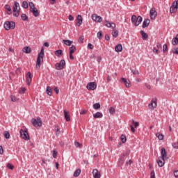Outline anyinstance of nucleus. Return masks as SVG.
I'll return each instance as SVG.
<instances>
[{
	"instance_id": "obj_1",
	"label": "nucleus",
	"mask_w": 178,
	"mask_h": 178,
	"mask_svg": "<svg viewBox=\"0 0 178 178\" xmlns=\"http://www.w3.org/2000/svg\"><path fill=\"white\" fill-rule=\"evenodd\" d=\"M161 156H159V159L156 160V163H158L159 168H163V166H165V161H168V159H169V157H168V153L166 152V149H165V147H163L161 149Z\"/></svg>"
},
{
	"instance_id": "obj_2",
	"label": "nucleus",
	"mask_w": 178,
	"mask_h": 178,
	"mask_svg": "<svg viewBox=\"0 0 178 178\" xmlns=\"http://www.w3.org/2000/svg\"><path fill=\"white\" fill-rule=\"evenodd\" d=\"M41 62H44V47H42L40 49V52L38 54V58L36 60V70H38L40 67H41Z\"/></svg>"
},
{
	"instance_id": "obj_3",
	"label": "nucleus",
	"mask_w": 178,
	"mask_h": 178,
	"mask_svg": "<svg viewBox=\"0 0 178 178\" xmlns=\"http://www.w3.org/2000/svg\"><path fill=\"white\" fill-rule=\"evenodd\" d=\"M131 21L135 27H138V26H140L143 22V17L140 15L137 17L136 15H133L131 16Z\"/></svg>"
},
{
	"instance_id": "obj_4",
	"label": "nucleus",
	"mask_w": 178,
	"mask_h": 178,
	"mask_svg": "<svg viewBox=\"0 0 178 178\" xmlns=\"http://www.w3.org/2000/svg\"><path fill=\"white\" fill-rule=\"evenodd\" d=\"M19 136L23 138V140H25L26 141H29V140H30V136L29 135L27 128L24 129H21L19 131Z\"/></svg>"
},
{
	"instance_id": "obj_5",
	"label": "nucleus",
	"mask_w": 178,
	"mask_h": 178,
	"mask_svg": "<svg viewBox=\"0 0 178 178\" xmlns=\"http://www.w3.org/2000/svg\"><path fill=\"white\" fill-rule=\"evenodd\" d=\"M16 27V24L13 21H7L4 23V29L7 31L9 30H15V28Z\"/></svg>"
},
{
	"instance_id": "obj_6",
	"label": "nucleus",
	"mask_w": 178,
	"mask_h": 178,
	"mask_svg": "<svg viewBox=\"0 0 178 178\" xmlns=\"http://www.w3.org/2000/svg\"><path fill=\"white\" fill-rule=\"evenodd\" d=\"M31 122L34 127H41L42 126V121H41L40 117L37 118V119L32 118Z\"/></svg>"
},
{
	"instance_id": "obj_7",
	"label": "nucleus",
	"mask_w": 178,
	"mask_h": 178,
	"mask_svg": "<svg viewBox=\"0 0 178 178\" xmlns=\"http://www.w3.org/2000/svg\"><path fill=\"white\" fill-rule=\"evenodd\" d=\"M65 65H66V61L65 60H61L59 63H56L55 67L56 70H62L65 69Z\"/></svg>"
},
{
	"instance_id": "obj_8",
	"label": "nucleus",
	"mask_w": 178,
	"mask_h": 178,
	"mask_svg": "<svg viewBox=\"0 0 178 178\" xmlns=\"http://www.w3.org/2000/svg\"><path fill=\"white\" fill-rule=\"evenodd\" d=\"M87 90L89 91H94V90L97 89V83L95 82H90L86 86Z\"/></svg>"
},
{
	"instance_id": "obj_9",
	"label": "nucleus",
	"mask_w": 178,
	"mask_h": 178,
	"mask_svg": "<svg viewBox=\"0 0 178 178\" xmlns=\"http://www.w3.org/2000/svg\"><path fill=\"white\" fill-rule=\"evenodd\" d=\"M157 15H158V13H156V10H155V8H151L149 12L150 19L152 20H155V19H156Z\"/></svg>"
},
{
	"instance_id": "obj_10",
	"label": "nucleus",
	"mask_w": 178,
	"mask_h": 178,
	"mask_svg": "<svg viewBox=\"0 0 178 178\" xmlns=\"http://www.w3.org/2000/svg\"><path fill=\"white\" fill-rule=\"evenodd\" d=\"M92 19L97 23H101L102 22V17L93 14L92 15Z\"/></svg>"
},
{
	"instance_id": "obj_11",
	"label": "nucleus",
	"mask_w": 178,
	"mask_h": 178,
	"mask_svg": "<svg viewBox=\"0 0 178 178\" xmlns=\"http://www.w3.org/2000/svg\"><path fill=\"white\" fill-rule=\"evenodd\" d=\"M121 81H122L124 83L125 87L127 88H130L131 87V84L130 83V81L127 80L126 78H121Z\"/></svg>"
},
{
	"instance_id": "obj_12",
	"label": "nucleus",
	"mask_w": 178,
	"mask_h": 178,
	"mask_svg": "<svg viewBox=\"0 0 178 178\" xmlns=\"http://www.w3.org/2000/svg\"><path fill=\"white\" fill-rule=\"evenodd\" d=\"M76 20L77 26L80 27L83 24V17H81V15H78Z\"/></svg>"
},
{
	"instance_id": "obj_13",
	"label": "nucleus",
	"mask_w": 178,
	"mask_h": 178,
	"mask_svg": "<svg viewBox=\"0 0 178 178\" xmlns=\"http://www.w3.org/2000/svg\"><path fill=\"white\" fill-rule=\"evenodd\" d=\"M30 12L31 13H33V16H35V17H38V16L40 15V12L35 7L33 8L32 10H30Z\"/></svg>"
},
{
	"instance_id": "obj_14",
	"label": "nucleus",
	"mask_w": 178,
	"mask_h": 178,
	"mask_svg": "<svg viewBox=\"0 0 178 178\" xmlns=\"http://www.w3.org/2000/svg\"><path fill=\"white\" fill-rule=\"evenodd\" d=\"M13 10L14 13H16V12H17V10H20V5L19 4V3H17V1H15L14 3Z\"/></svg>"
},
{
	"instance_id": "obj_15",
	"label": "nucleus",
	"mask_w": 178,
	"mask_h": 178,
	"mask_svg": "<svg viewBox=\"0 0 178 178\" xmlns=\"http://www.w3.org/2000/svg\"><path fill=\"white\" fill-rule=\"evenodd\" d=\"M93 118L95 119H102V118H104V114L99 111H97L96 113L93 114Z\"/></svg>"
},
{
	"instance_id": "obj_16",
	"label": "nucleus",
	"mask_w": 178,
	"mask_h": 178,
	"mask_svg": "<svg viewBox=\"0 0 178 178\" xmlns=\"http://www.w3.org/2000/svg\"><path fill=\"white\" fill-rule=\"evenodd\" d=\"M92 175H93L94 178H101V174L99 172H98L97 169H94L92 170Z\"/></svg>"
},
{
	"instance_id": "obj_17",
	"label": "nucleus",
	"mask_w": 178,
	"mask_h": 178,
	"mask_svg": "<svg viewBox=\"0 0 178 178\" xmlns=\"http://www.w3.org/2000/svg\"><path fill=\"white\" fill-rule=\"evenodd\" d=\"M115 52H122L123 51V46L121 44H118L115 47Z\"/></svg>"
},
{
	"instance_id": "obj_18",
	"label": "nucleus",
	"mask_w": 178,
	"mask_h": 178,
	"mask_svg": "<svg viewBox=\"0 0 178 178\" xmlns=\"http://www.w3.org/2000/svg\"><path fill=\"white\" fill-rule=\"evenodd\" d=\"M149 23H150L149 19H145L142 24L143 29H145L146 27H148V26H149Z\"/></svg>"
},
{
	"instance_id": "obj_19",
	"label": "nucleus",
	"mask_w": 178,
	"mask_h": 178,
	"mask_svg": "<svg viewBox=\"0 0 178 178\" xmlns=\"http://www.w3.org/2000/svg\"><path fill=\"white\" fill-rule=\"evenodd\" d=\"M64 118L66 122H70V115L69 114V112L66 111V110H64Z\"/></svg>"
},
{
	"instance_id": "obj_20",
	"label": "nucleus",
	"mask_w": 178,
	"mask_h": 178,
	"mask_svg": "<svg viewBox=\"0 0 178 178\" xmlns=\"http://www.w3.org/2000/svg\"><path fill=\"white\" fill-rule=\"evenodd\" d=\"M170 13H176L177 12V8L175 6V2L172 3L171 7L170 8Z\"/></svg>"
},
{
	"instance_id": "obj_21",
	"label": "nucleus",
	"mask_w": 178,
	"mask_h": 178,
	"mask_svg": "<svg viewBox=\"0 0 178 178\" xmlns=\"http://www.w3.org/2000/svg\"><path fill=\"white\" fill-rule=\"evenodd\" d=\"M22 51L25 54H30L31 52V47H30L29 46H26V47L23 48Z\"/></svg>"
},
{
	"instance_id": "obj_22",
	"label": "nucleus",
	"mask_w": 178,
	"mask_h": 178,
	"mask_svg": "<svg viewBox=\"0 0 178 178\" xmlns=\"http://www.w3.org/2000/svg\"><path fill=\"white\" fill-rule=\"evenodd\" d=\"M63 44H65V45H67V47H70V45L73 44V41L70 40H63Z\"/></svg>"
},
{
	"instance_id": "obj_23",
	"label": "nucleus",
	"mask_w": 178,
	"mask_h": 178,
	"mask_svg": "<svg viewBox=\"0 0 178 178\" xmlns=\"http://www.w3.org/2000/svg\"><path fill=\"white\" fill-rule=\"evenodd\" d=\"M172 45H177L178 44V34L175 38H172Z\"/></svg>"
},
{
	"instance_id": "obj_24",
	"label": "nucleus",
	"mask_w": 178,
	"mask_h": 178,
	"mask_svg": "<svg viewBox=\"0 0 178 178\" xmlns=\"http://www.w3.org/2000/svg\"><path fill=\"white\" fill-rule=\"evenodd\" d=\"M62 54H63L62 49H58L54 51V54L56 55V56H58V58H60Z\"/></svg>"
},
{
	"instance_id": "obj_25",
	"label": "nucleus",
	"mask_w": 178,
	"mask_h": 178,
	"mask_svg": "<svg viewBox=\"0 0 178 178\" xmlns=\"http://www.w3.org/2000/svg\"><path fill=\"white\" fill-rule=\"evenodd\" d=\"M140 34L142 35L143 40H147L148 38V34L145 33L144 31H140Z\"/></svg>"
},
{
	"instance_id": "obj_26",
	"label": "nucleus",
	"mask_w": 178,
	"mask_h": 178,
	"mask_svg": "<svg viewBox=\"0 0 178 178\" xmlns=\"http://www.w3.org/2000/svg\"><path fill=\"white\" fill-rule=\"evenodd\" d=\"M46 92L47 95H52V88L50 86H47L46 89Z\"/></svg>"
},
{
	"instance_id": "obj_27",
	"label": "nucleus",
	"mask_w": 178,
	"mask_h": 178,
	"mask_svg": "<svg viewBox=\"0 0 178 178\" xmlns=\"http://www.w3.org/2000/svg\"><path fill=\"white\" fill-rule=\"evenodd\" d=\"M80 173H81V170L76 169L74 172V177H79V176H80Z\"/></svg>"
},
{
	"instance_id": "obj_28",
	"label": "nucleus",
	"mask_w": 178,
	"mask_h": 178,
	"mask_svg": "<svg viewBox=\"0 0 178 178\" xmlns=\"http://www.w3.org/2000/svg\"><path fill=\"white\" fill-rule=\"evenodd\" d=\"M112 35L114 37V38H118V35H119V31L116 29H113Z\"/></svg>"
},
{
	"instance_id": "obj_29",
	"label": "nucleus",
	"mask_w": 178,
	"mask_h": 178,
	"mask_svg": "<svg viewBox=\"0 0 178 178\" xmlns=\"http://www.w3.org/2000/svg\"><path fill=\"white\" fill-rule=\"evenodd\" d=\"M69 51L70 54H73L75 51H77V49L76 48V46L72 45V47L69 48Z\"/></svg>"
},
{
	"instance_id": "obj_30",
	"label": "nucleus",
	"mask_w": 178,
	"mask_h": 178,
	"mask_svg": "<svg viewBox=\"0 0 178 178\" xmlns=\"http://www.w3.org/2000/svg\"><path fill=\"white\" fill-rule=\"evenodd\" d=\"M21 19L22 20H23L24 22H29V17L27 16V15L26 14H22L21 15Z\"/></svg>"
},
{
	"instance_id": "obj_31",
	"label": "nucleus",
	"mask_w": 178,
	"mask_h": 178,
	"mask_svg": "<svg viewBox=\"0 0 178 178\" xmlns=\"http://www.w3.org/2000/svg\"><path fill=\"white\" fill-rule=\"evenodd\" d=\"M118 162L120 165H123V163H124V156H120L118 159Z\"/></svg>"
},
{
	"instance_id": "obj_32",
	"label": "nucleus",
	"mask_w": 178,
	"mask_h": 178,
	"mask_svg": "<svg viewBox=\"0 0 178 178\" xmlns=\"http://www.w3.org/2000/svg\"><path fill=\"white\" fill-rule=\"evenodd\" d=\"M5 9H6V10H8V15H10V14L12 13V8H10V6L6 4V5L5 6Z\"/></svg>"
},
{
	"instance_id": "obj_33",
	"label": "nucleus",
	"mask_w": 178,
	"mask_h": 178,
	"mask_svg": "<svg viewBox=\"0 0 178 178\" xmlns=\"http://www.w3.org/2000/svg\"><path fill=\"white\" fill-rule=\"evenodd\" d=\"M120 140L122 143V144H124L126 141H127V138H126V136L124 135H121L120 136Z\"/></svg>"
},
{
	"instance_id": "obj_34",
	"label": "nucleus",
	"mask_w": 178,
	"mask_h": 178,
	"mask_svg": "<svg viewBox=\"0 0 178 178\" xmlns=\"http://www.w3.org/2000/svg\"><path fill=\"white\" fill-rule=\"evenodd\" d=\"M3 136L6 140H9V138H10V134H9V131H4Z\"/></svg>"
},
{
	"instance_id": "obj_35",
	"label": "nucleus",
	"mask_w": 178,
	"mask_h": 178,
	"mask_svg": "<svg viewBox=\"0 0 178 178\" xmlns=\"http://www.w3.org/2000/svg\"><path fill=\"white\" fill-rule=\"evenodd\" d=\"M74 145L76 148H83V144H81L80 143L77 142L76 140L74 141Z\"/></svg>"
},
{
	"instance_id": "obj_36",
	"label": "nucleus",
	"mask_w": 178,
	"mask_h": 178,
	"mask_svg": "<svg viewBox=\"0 0 178 178\" xmlns=\"http://www.w3.org/2000/svg\"><path fill=\"white\" fill-rule=\"evenodd\" d=\"M101 108V104L99 103H95L93 104V108H95L96 111H98Z\"/></svg>"
},
{
	"instance_id": "obj_37",
	"label": "nucleus",
	"mask_w": 178,
	"mask_h": 178,
	"mask_svg": "<svg viewBox=\"0 0 178 178\" xmlns=\"http://www.w3.org/2000/svg\"><path fill=\"white\" fill-rule=\"evenodd\" d=\"M22 8H24V9L29 8V3H27V1H24L22 2Z\"/></svg>"
},
{
	"instance_id": "obj_38",
	"label": "nucleus",
	"mask_w": 178,
	"mask_h": 178,
	"mask_svg": "<svg viewBox=\"0 0 178 178\" xmlns=\"http://www.w3.org/2000/svg\"><path fill=\"white\" fill-rule=\"evenodd\" d=\"M151 103L154 104V106H157L158 99H156V98L152 99Z\"/></svg>"
},
{
	"instance_id": "obj_39",
	"label": "nucleus",
	"mask_w": 178,
	"mask_h": 178,
	"mask_svg": "<svg viewBox=\"0 0 178 178\" xmlns=\"http://www.w3.org/2000/svg\"><path fill=\"white\" fill-rule=\"evenodd\" d=\"M156 136L159 138V140H163V134L161 133H157Z\"/></svg>"
},
{
	"instance_id": "obj_40",
	"label": "nucleus",
	"mask_w": 178,
	"mask_h": 178,
	"mask_svg": "<svg viewBox=\"0 0 178 178\" xmlns=\"http://www.w3.org/2000/svg\"><path fill=\"white\" fill-rule=\"evenodd\" d=\"M55 131H56V136L58 137L59 134H60V130L58 127V126L55 128Z\"/></svg>"
},
{
	"instance_id": "obj_41",
	"label": "nucleus",
	"mask_w": 178,
	"mask_h": 178,
	"mask_svg": "<svg viewBox=\"0 0 178 178\" xmlns=\"http://www.w3.org/2000/svg\"><path fill=\"white\" fill-rule=\"evenodd\" d=\"M97 37L99 40H102V37H103V35H102V31H99L97 34Z\"/></svg>"
},
{
	"instance_id": "obj_42",
	"label": "nucleus",
	"mask_w": 178,
	"mask_h": 178,
	"mask_svg": "<svg viewBox=\"0 0 178 178\" xmlns=\"http://www.w3.org/2000/svg\"><path fill=\"white\" fill-rule=\"evenodd\" d=\"M7 168H8V169H10V170H13V169H15V166H13L12 165V163H8L7 164Z\"/></svg>"
},
{
	"instance_id": "obj_43",
	"label": "nucleus",
	"mask_w": 178,
	"mask_h": 178,
	"mask_svg": "<svg viewBox=\"0 0 178 178\" xmlns=\"http://www.w3.org/2000/svg\"><path fill=\"white\" fill-rule=\"evenodd\" d=\"M111 23L109 22V21L106 20L104 22V26H106V27H108L109 29H111Z\"/></svg>"
},
{
	"instance_id": "obj_44",
	"label": "nucleus",
	"mask_w": 178,
	"mask_h": 178,
	"mask_svg": "<svg viewBox=\"0 0 178 178\" xmlns=\"http://www.w3.org/2000/svg\"><path fill=\"white\" fill-rule=\"evenodd\" d=\"M19 94H24L26 92V88H21L19 90Z\"/></svg>"
},
{
	"instance_id": "obj_45",
	"label": "nucleus",
	"mask_w": 178,
	"mask_h": 178,
	"mask_svg": "<svg viewBox=\"0 0 178 178\" xmlns=\"http://www.w3.org/2000/svg\"><path fill=\"white\" fill-rule=\"evenodd\" d=\"M149 109H155V108H156V106H155V104H154L153 103H151L149 104Z\"/></svg>"
},
{
	"instance_id": "obj_46",
	"label": "nucleus",
	"mask_w": 178,
	"mask_h": 178,
	"mask_svg": "<svg viewBox=\"0 0 178 178\" xmlns=\"http://www.w3.org/2000/svg\"><path fill=\"white\" fill-rule=\"evenodd\" d=\"M128 155H130V149H128L126 151V152L122 154V156H128Z\"/></svg>"
},
{
	"instance_id": "obj_47",
	"label": "nucleus",
	"mask_w": 178,
	"mask_h": 178,
	"mask_svg": "<svg viewBox=\"0 0 178 178\" xmlns=\"http://www.w3.org/2000/svg\"><path fill=\"white\" fill-rule=\"evenodd\" d=\"M163 52H168V44H165L163 46Z\"/></svg>"
},
{
	"instance_id": "obj_48",
	"label": "nucleus",
	"mask_w": 178,
	"mask_h": 178,
	"mask_svg": "<svg viewBox=\"0 0 178 178\" xmlns=\"http://www.w3.org/2000/svg\"><path fill=\"white\" fill-rule=\"evenodd\" d=\"M57 155H58V151H56V149H54V150H53V158H56Z\"/></svg>"
},
{
	"instance_id": "obj_49",
	"label": "nucleus",
	"mask_w": 178,
	"mask_h": 178,
	"mask_svg": "<svg viewBox=\"0 0 178 178\" xmlns=\"http://www.w3.org/2000/svg\"><path fill=\"white\" fill-rule=\"evenodd\" d=\"M132 123L134 124V127L137 128L140 126V123L138 122H134V120H132Z\"/></svg>"
},
{
	"instance_id": "obj_50",
	"label": "nucleus",
	"mask_w": 178,
	"mask_h": 178,
	"mask_svg": "<svg viewBox=\"0 0 178 178\" xmlns=\"http://www.w3.org/2000/svg\"><path fill=\"white\" fill-rule=\"evenodd\" d=\"M29 7H30V10H31L33 8H35V6H34V3H33V2H29Z\"/></svg>"
},
{
	"instance_id": "obj_51",
	"label": "nucleus",
	"mask_w": 178,
	"mask_h": 178,
	"mask_svg": "<svg viewBox=\"0 0 178 178\" xmlns=\"http://www.w3.org/2000/svg\"><path fill=\"white\" fill-rule=\"evenodd\" d=\"M19 13H20V10H18L17 11L13 13V16H15V17H19Z\"/></svg>"
},
{
	"instance_id": "obj_52",
	"label": "nucleus",
	"mask_w": 178,
	"mask_h": 178,
	"mask_svg": "<svg viewBox=\"0 0 178 178\" xmlns=\"http://www.w3.org/2000/svg\"><path fill=\"white\" fill-rule=\"evenodd\" d=\"M172 53L175 55H178V47H175L172 49Z\"/></svg>"
},
{
	"instance_id": "obj_53",
	"label": "nucleus",
	"mask_w": 178,
	"mask_h": 178,
	"mask_svg": "<svg viewBox=\"0 0 178 178\" xmlns=\"http://www.w3.org/2000/svg\"><path fill=\"white\" fill-rule=\"evenodd\" d=\"M109 112L111 115H113V113H115V108L113 107H110L109 108Z\"/></svg>"
},
{
	"instance_id": "obj_54",
	"label": "nucleus",
	"mask_w": 178,
	"mask_h": 178,
	"mask_svg": "<svg viewBox=\"0 0 178 178\" xmlns=\"http://www.w3.org/2000/svg\"><path fill=\"white\" fill-rule=\"evenodd\" d=\"M150 178H156L155 177V171L154 170H152L151 173H150Z\"/></svg>"
},
{
	"instance_id": "obj_55",
	"label": "nucleus",
	"mask_w": 178,
	"mask_h": 178,
	"mask_svg": "<svg viewBox=\"0 0 178 178\" xmlns=\"http://www.w3.org/2000/svg\"><path fill=\"white\" fill-rule=\"evenodd\" d=\"M79 42H82V44L84 42V36L83 35H81V36L79 37Z\"/></svg>"
},
{
	"instance_id": "obj_56",
	"label": "nucleus",
	"mask_w": 178,
	"mask_h": 178,
	"mask_svg": "<svg viewBox=\"0 0 178 178\" xmlns=\"http://www.w3.org/2000/svg\"><path fill=\"white\" fill-rule=\"evenodd\" d=\"M88 49H94V45H92V44H91V43H88Z\"/></svg>"
},
{
	"instance_id": "obj_57",
	"label": "nucleus",
	"mask_w": 178,
	"mask_h": 178,
	"mask_svg": "<svg viewBox=\"0 0 178 178\" xmlns=\"http://www.w3.org/2000/svg\"><path fill=\"white\" fill-rule=\"evenodd\" d=\"M172 147H173V148H175L176 149H178V142L174 143L172 144Z\"/></svg>"
},
{
	"instance_id": "obj_58",
	"label": "nucleus",
	"mask_w": 178,
	"mask_h": 178,
	"mask_svg": "<svg viewBox=\"0 0 178 178\" xmlns=\"http://www.w3.org/2000/svg\"><path fill=\"white\" fill-rule=\"evenodd\" d=\"M68 19L70 20V22H73V20H74V17L72 16V15H70L68 17Z\"/></svg>"
},
{
	"instance_id": "obj_59",
	"label": "nucleus",
	"mask_w": 178,
	"mask_h": 178,
	"mask_svg": "<svg viewBox=\"0 0 178 178\" xmlns=\"http://www.w3.org/2000/svg\"><path fill=\"white\" fill-rule=\"evenodd\" d=\"M26 79H32V77H31V72H27V78H26Z\"/></svg>"
},
{
	"instance_id": "obj_60",
	"label": "nucleus",
	"mask_w": 178,
	"mask_h": 178,
	"mask_svg": "<svg viewBox=\"0 0 178 178\" xmlns=\"http://www.w3.org/2000/svg\"><path fill=\"white\" fill-rule=\"evenodd\" d=\"M115 27H116V24L115 23H111V25L110 26V29H112L113 30L115 29Z\"/></svg>"
},
{
	"instance_id": "obj_61",
	"label": "nucleus",
	"mask_w": 178,
	"mask_h": 178,
	"mask_svg": "<svg viewBox=\"0 0 178 178\" xmlns=\"http://www.w3.org/2000/svg\"><path fill=\"white\" fill-rule=\"evenodd\" d=\"M131 72L133 74H138V70H131Z\"/></svg>"
},
{
	"instance_id": "obj_62",
	"label": "nucleus",
	"mask_w": 178,
	"mask_h": 178,
	"mask_svg": "<svg viewBox=\"0 0 178 178\" xmlns=\"http://www.w3.org/2000/svg\"><path fill=\"white\" fill-rule=\"evenodd\" d=\"M31 80L32 79L26 78V83L28 86H30V84L31 83Z\"/></svg>"
},
{
	"instance_id": "obj_63",
	"label": "nucleus",
	"mask_w": 178,
	"mask_h": 178,
	"mask_svg": "<svg viewBox=\"0 0 178 178\" xmlns=\"http://www.w3.org/2000/svg\"><path fill=\"white\" fill-rule=\"evenodd\" d=\"M105 40H106V41H109V40H111L109 35H108V34L105 35Z\"/></svg>"
},
{
	"instance_id": "obj_64",
	"label": "nucleus",
	"mask_w": 178,
	"mask_h": 178,
	"mask_svg": "<svg viewBox=\"0 0 178 178\" xmlns=\"http://www.w3.org/2000/svg\"><path fill=\"white\" fill-rule=\"evenodd\" d=\"M174 176H175V177H178V170H175L174 172Z\"/></svg>"
}]
</instances>
